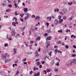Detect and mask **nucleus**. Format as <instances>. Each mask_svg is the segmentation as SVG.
Here are the masks:
<instances>
[{
    "instance_id": "obj_51",
    "label": "nucleus",
    "mask_w": 76,
    "mask_h": 76,
    "mask_svg": "<svg viewBox=\"0 0 76 76\" xmlns=\"http://www.w3.org/2000/svg\"><path fill=\"white\" fill-rule=\"evenodd\" d=\"M20 21H21V22H23V19H20Z\"/></svg>"
},
{
    "instance_id": "obj_16",
    "label": "nucleus",
    "mask_w": 76,
    "mask_h": 76,
    "mask_svg": "<svg viewBox=\"0 0 76 76\" xmlns=\"http://www.w3.org/2000/svg\"><path fill=\"white\" fill-rule=\"evenodd\" d=\"M30 30L31 31H32L33 32H35V28L33 29L32 28H31Z\"/></svg>"
},
{
    "instance_id": "obj_55",
    "label": "nucleus",
    "mask_w": 76,
    "mask_h": 76,
    "mask_svg": "<svg viewBox=\"0 0 76 76\" xmlns=\"http://www.w3.org/2000/svg\"><path fill=\"white\" fill-rule=\"evenodd\" d=\"M47 72H50V70L49 69H47Z\"/></svg>"
},
{
    "instance_id": "obj_62",
    "label": "nucleus",
    "mask_w": 76,
    "mask_h": 76,
    "mask_svg": "<svg viewBox=\"0 0 76 76\" xmlns=\"http://www.w3.org/2000/svg\"><path fill=\"white\" fill-rule=\"evenodd\" d=\"M57 43L58 44H61V41H59L58 42H57Z\"/></svg>"
},
{
    "instance_id": "obj_37",
    "label": "nucleus",
    "mask_w": 76,
    "mask_h": 76,
    "mask_svg": "<svg viewBox=\"0 0 76 76\" xmlns=\"http://www.w3.org/2000/svg\"><path fill=\"white\" fill-rule=\"evenodd\" d=\"M66 65L67 66H69V62L67 63Z\"/></svg>"
},
{
    "instance_id": "obj_22",
    "label": "nucleus",
    "mask_w": 76,
    "mask_h": 76,
    "mask_svg": "<svg viewBox=\"0 0 76 76\" xmlns=\"http://www.w3.org/2000/svg\"><path fill=\"white\" fill-rule=\"evenodd\" d=\"M69 64L71 66H72V65H73V64H74L73 63V62L72 61H71L69 63Z\"/></svg>"
},
{
    "instance_id": "obj_59",
    "label": "nucleus",
    "mask_w": 76,
    "mask_h": 76,
    "mask_svg": "<svg viewBox=\"0 0 76 76\" xmlns=\"http://www.w3.org/2000/svg\"><path fill=\"white\" fill-rule=\"evenodd\" d=\"M44 26H42V29H44Z\"/></svg>"
},
{
    "instance_id": "obj_38",
    "label": "nucleus",
    "mask_w": 76,
    "mask_h": 76,
    "mask_svg": "<svg viewBox=\"0 0 76 76\" xmlns=\"http://www.w3.org/2000/svg\"><path fill=\"white\" fill-rule=\"evenodd\" d=\"M49 55L50 56H51V54H52V52H50V53H49Z\"/></svg>"
},
{
    "instance_id": "obj_17",
    "label": "nucleus",
    "mask_w": 76,
    "mask_h": 76,
    "mask_svg": "<svg viewBox=\"0 0 76 76\" xmlns=\"http://www.w3.org/2000/svg\"><path fill=\"white\" fill-rule=\"evenodd\" d=\"M59 10L58 9H56L55 10H54V11L55 12H56V11L57 12H58Z\"/></svg>"
},
{
    "instance_id": "obj_2",
    "label": "nucleus",
    "mask_w": 76,
    "mask_h": 76,
    "mask_svg": "<svg viewBox=\"0 0 76 76\" xmlns=\"http://www.w3.org/2000/svg\"><path fill=\"white\" fill-rule=\"evenodd\" d=\"M26 15H27L26 17H25L24 19H28L29 18V16H31V14L27 13L26 14Z\"/></svg>"
},
{
    "instance_id": "obj_21",
    "label": "nucleus",
    "mask_w": 76,
    "mask_h": 76,
    "mask_svg": "<svg viewBox=\"0 0 76 76\" xmlns=\"http://www.w3.org/2000/svg\"><path fill=\"white\" fill-rule=\"evenodd\" d=\"M58 32H59V33H62L63 32V31H62V29H61L60 30H58Z\"/></svg>"
},
{
    "instance_id": "obj_27",
    "label": "nucleus",
    "mask_w": 76,
    "mask_h": 76,
    "mask_svg": "<svg viewBox=\"0 0 76 76\" xmlns=\"http://www.w3.org/2000/svg\"><path fill=\"white\" fill-rule=\"evenodd\" d=\"M15 6V8H17L18 7V5H17V4L15 3L14 4Z\"/></svg>"
},
{
    "instance_id": "obj_10",
    "label": "nucleus",
    "mask_w": 76,
    "mask_h": 76,
    "mask_svg": "<svg viewBox=\"0 0 76 76\" xmlns=\"http://www.w3.org/2000/svg\"><path fill=\"white\" fill-rule=\"evenodd\" d=\"M38 70V68L37 67L36 68V67L35 66L34 67V69H33V70L34 71H35V70Z\"/></svg>"
},
{
    "instance_id": "obj_9",
    "label": "nucleus",
    "mask_w": 76,
    "mask_h": 76,
    "mask_svg": "<svg viewBox=\"0 0 76 76\" xmlns=\"http://www.w3.org/2000/svg\"><path fill=\"white\" fill-rule=\"evenodd\" d=\"M40 19V17L39 16H36L35 18V20H37V19Z\"/></svg>"
},
{
    "instance_id": "obj_15",
    "label": "nucleus",
    "mask_w": 76,
    "mask_h": 76,
    "mask_svg": "<svg viewBox=\"0 0 76 76\" xmlns=\"http://www.w3.org/2000/svg\"><path fill=\"white\" fill-rule=\"evenodd\" d=\"M74 63V64H76V59H74L72 60V61Z\"/></svg>"
},
{
    "instance_id": "obj_43",
    "label": "nucleus",
    "mask_w": 76,
    "mask_h": 76,
    "mask_svg": "<svg viewBox=\"0 0 76 76\" xmlns=\"http://www.w3.org/2000/svg\"><path fill=\"white\" fill-rule=\"evenodd\" d=\"M30 43L31 44H33V43H34V41L32 40L30 41Z\"/></svg>"
},
{
    "instance_id": "obj_25",
    "label": "nucleus",
    "mask_w": 76,
    "mask_h": 76,
    "mask_svg": "<svg viewBox=\"0 0 76 76\" xmlns=\"http://www.w3.org/2000/svg\"><path fill=\"white\" fill-rule=\"evenodd\" d=\"M72 56L73 57H75V56H76V54H74L72 55Z\"/></svg>"
},
{
    "instance_id": "obj_63",
    "label": "nucleus",
    "mask_w": 76,
    "mask_h": 76,
    "mask_svg": "<svg viewBox=\"0 0 76 76\" xmlns=\"http://www.w3.org/2000/svg\"><path fill=\"white\" fill-rule=\"evenodd\" d=\"M57 47H57V46H55L54 47V48H57Z\"/></svg>"
},
{
    "instance_id": "obj_54",
    "label": "nucleus",
    "mask_w": 76,
    "mask_h": 76,
    "mask_svg": "<svg viewBox=\"0 0 76 76\" xmlns=\"http://www.w3.org/2000/svg\"><path fill=\"white\" fill-rule=\"evenodd\" d=\"M25 27H23V29H22V30H23V31H24V30H25Z\"/></svg>"
},
{
    "instance_id": "obj_36",
    "label": "nucleus",
    "mask_w": 76,
    "mask_h": 76,
    "mask_svg": "<svg viewBox=\"0 0 76 76\" xmlns=\"http://www.w3.org/2000/svg\"><path fill=\"white\" fill-rule=\"evenodd\" d=\"M59 13L60 14H61V15H64V13H63V12H59Z\"/></svg>"
},
{
    "instance_id": "obj_53",
    "label": "nucleus",
    "mask_w": 76,
    "mask_h": 76,
    "mask_svg": "<svg viewBox=\"0 0 76 76\" xmlns=\"http://www.w3.org/2000/svg\"><path fill=\"white\" fill-rule=\"evenodd\" d=\"M72 17H71L69 18V19H70V20H72Z\"/></svg>"
},
{
    "instance_id": "obj_19",
    "label": "nucleus",
    "mask_w": 76,
    "mask_h": 76,
    "mask_svg": "<svg viewBox=\"0 0 76 76\" xmlns=\"http://www.w3.org/2000/svg\"><path fill=\"white\" fill-rule=\"evenodd\" d=\"M19 71H17L16 72L15 75H17V76H18V75H19Z\"/></svg>"
},
{
    "instance_id": "obj_7",
    "label": "nucleus",
    "mask_w": 76,
    "mask_h": 76,
    "mask_svg": "<svg viewBox=\"0 0 76 76\" xmlns=\"http://www.w3.org/2000/svg\"><path fill=\"white\" fill-rule=\"evenodd\" d=\"M40 76V72H38L36 74H35L34 76Z\"/></svg>"
},
{
    "instance_id": "obj_52",
    "label": "nucleus",
    "mask_w": 76,
    "mask_h": 76,
    "mask_svg": "<svg viewBox=\"0 0 76 76\" xmlns=\"http://www.w3.org/2000/svg\"><path fill=\"white\" fill-rule=\"evenodd\" d=\"M17 13V11L15 12V15H18V13Z\"/></svg>"
},
{
    "instance_id": "obj_60",
    "label": "nucleus",
    "mask_w": 76,
    "mask_h": 76,
    "mask_svg": "<svg viewBox=\"0 0 76 76\" xmlns=\"http://www.w3.org/2000/svg\"><path fill=\"white\" fill-rule=\"evenodd\" d=\"M9 37V34H7V38L8 39H9V37Z\"/></svg>"
},
{
    "instance_id": "obj_46",
    "label": "nucleus",
    "mask_w": 76,
    "mask_h": 76,
    "mask_svg": "<svg viewBox=\"0 0 76 76\" xmlns=\"http://www.w3.org/2000/svg\"><path fill=\"white\" fill-rule=\"evenodd\" d=\"M41 48H39V49L38 50V51L39 52L40 51V50H41Z\"/></svg>"
},
{
    "instance_id": "obj_33",
    "label": "nucleus",
    "mask_w": 76,
    "mask_h": 76,
    "mask_svg": "<svg viewBox=\"0 0 76 76\" xmlns=\"http://www.w3.org/2000/svg\"><path fill=\"white\" fill-rule=\"evenodd\" d=\"M26 60V58H24V59H23L22 60L23 61L25 62V61Z\"/></svg>"
},
{
    "instance_id": "obj_50",
    "label": "nucleus",
    "mask_w": 76,
    "mask_h": 76,
    "mask_svg": "<svg viewBox=\"0 0 76 76\" xmlns=\"http://www.w3.org/2000/svg\"><path fill=\"white\" fill-rule=\"evenodd\" d=\"M54 71L55 72H58V69H54Z\"/></svg>"
},
{
    "instance_id": "obj_8",
    "label": "nucleus",
    "mask_w": 76,
    "mask_h": 76,
    "mask_svg": "<svg viewBox=\"0 0 76 76\" xmlns=\"http://www.w3.org/2000/svg\"><path fill=\"white\" fill-rule=\"evenodd\" d=\"M35 54H36L35 57H39V54H38V53L37 51H36Z\"/></svg>"
},
{
    "instance_id": "obj_40",
    "label": "nucleus",
    "mask_w": 76,
    "mask_h": 76,
    "mask_svg": "<svg viewBox=\"0 0 76 76\" xmlns=\"http://www.w3.org/2000/svg\"><path fill=\"white\" fill-rule=\"evenodd\" d=\"M48 35V34H47V33H45L44 35V37H46V36H47Z\"/></svg>"
},
{
    "instance_id": "obj_48",
    "label": "nucleus",
    "mask_w": 76,
    "mask_h": 76,
    "mask_svg": "<svg viewBox=\"0 0 76 76\" xmlns=\"http://www.w3.org/2000/svg\"><path fill=\"white\" fill-rule=\"evenodd\" d=\"M29 35H31L32 34L31 31H29Z\"/></svg>"
},
{
    "instance_id": "obj_30",
    "label": "nucleus",
    "mask_w": 76,
    "mask_h": 76,
    "mask_svg": "<svg viewBox=\"0 0 76 76\" xmlns=\"http://www.w3.org/2000/svg\"><path fill=\"white\" fill-rule=\"evenodd\" d=\"M8 62V59L5 60V63H7Z\"/></svg>"
},
{
    "instance_id": "obj_44",
    "label": "nucleus",
    "mask_w": 76,
    "mask_h": 76,
    "mask_svg": "<svg viewBox=\"0 0 76 76\" xmlns=\"http://www.w3.org/2000/svg\"><path fill=\"white\" fill-rule=\"evenodd\" d=\"M15 38H19V37L18 36L16 35L15 37Z\"/></svg>"
},
{
    "instance_id": "obj_28",
    "label": "nucleus",
    "mask_w": 76,
    "mask_h": 76,
    "mask_svg": "<svg viewBox=\"0 0 76 76\" xmlns=\"http://www.w3.org/2000/svg\"><path fill=\"white\" fill-rule=\"evenodd\" d=\"M20 16H21V18H22L23 16H24V14H20Z\"/></svg>"
},
{
    "instance_id": "obj_24",
    "label": "nucleus",
    "mask_w": 76,
    "mask_h": 76,
    "mask_svg": "<svg viewBox=\"0 0 76 76\" xmlns=\"http://www.w3.org/2000/svg\"><path fill=\"white\" fill-rule=\"evenodd\" d=\"M50 18V19H49V20H51V19L52 17H48L47 18V19H48Z\"/></svg>"
},
{
    "instance_id": "obj_56",
    "label": "nucleus",
    "mask_w": 76,
    "mask_h": 76,
    "mask_svg": "<svg viewBox=\"0 0 76 76\" xmlns=\"http://www.w3.org/2000/svg\"><path fill=\"white\" fill-rule=\"evenodd\" d=\"M24 64H27V62H24L23 63Z\"/></svg>"
},
{
    "instance_id": "obj_61",
    "label": "nucleus",
    "mask_w": 76,
    "mask_h": 76,
    "mask_svg": "<svg viewBox=\"0 0 76 76\" xmlns=\"http://www.w3.org/2000/svg\"><path fill=\"white\" fill-rule=\"evenodd\" d=\"M42 64H44L45 63V61H42Z\"/></svg>"
},
{
    "instance_id": "obj_41",
    "label": "nucleus",
    "mask_w": 76,
    "mask_h": 76,
    "mask_svg": "<svg viewBox=\"0 0 76 76\" xmlns=\"http://www.w3.org/2000/svg\"><path fill=\"white\" fill-rule=\"evenodd\" d=\"M32 18H35V16L34 15H32V16L31 17Z\"/></svg>"
},
{
    "instance_id": "obj_1",
    "label": "nucleus",
    "mask_w": 76,
    "mask_h": 76,
    "mask_svg": "<svg viewBox=\"0 0 76 76\" xmlns=\"http://www.w3.org/2000/svg\"><path fill=\"white\" fill-rule=\"evenodd\" d=\"M11 35L12 36H13V35H15V34H16V32H15V31L14 29H12V30Z\"/></svg>"
},
{
    "instance_id": "obj_47",
    "label": "nucleus",
    "mask_w": 76,
    "mask_h": 76,
    "mask_svg": "<svg viewBox=\"0 0 76 76\" xmlns=\"http://www.w3.org/2000/svg\"><path fill=\"white\" fill-rule=\"evenodd\" d=\"M50 44H48L46 46V48H48V46H50Z\"/></svg>"
},
{
    "instance_id": "obj_3",
    "label": "nucleus",
    "mask_w": 76,
    "mask_h": 76,
    "mask_svg": "<svg viewBox=\"0 0 76 76\" xmlns=\"http://www.w3.org/2000/svg\"><path fill=\"white\" fill-rule=\"evenodd\" d=\"M5 56L4 55H2V58H5V60L6 59V56H7V53H6L5 54Z\"/></svg>"
},
{
    "instance_id": "obj_14",
    "label": "nucleus",
    "mask_w": 76,
    "mask_h": 76,
    "mask_svg": "<svg viewBox=\"0 0 76 76\" xmlns=\"http://www.w3.org/2000/svg\"><path fill=\"white\" fill-rule=\"evenodd\" d=\"M28 11V9L27 8H25L24 9V12H26Z\"/></svg>"
},
{
    "instance_id": "obj_64",
    "label": "nucleus",
    "mask_w": 76,
    "mask_h": 76,
    "mask_svg": "<svg viewBox=\"0 0 76 76\" xmlns=\"http://www.w3.org/2000/svg\"><path fill=\"white\" fill-rule=\"evenodd\" d=\"M39 68H42V65H40V66L39 67Z\"/></svg>"
},
{
    "instance_id": "obj_57",
    "label": "nucleus",
    "mask_w": 76,
    "mask_h": 76,
    "mask_svg": "<svg viewBox=\"0 0 76 76\" xmlns=\"http://www.w3.org/2000/svg\"><path fill=\"white\" fill-rule=\"evenodd\" d=\"M46 24H47V26H48L50 24L48 23L47 22L46 23Z\"/></svg>"
},
{
    "instance_id": "obj_35",
    "label": "nucleus",
    "mask_w": 76,
    "mask_h": 76,
    "mask_svg": "<svg viewBox=\"0 0 76 76\" xmlns=\"http://www.w3.org/2000/svg\"><path fill=\"white\" fill-rule=\"evenodd\" d=\"M72 4H73V3L72 2H70H70H69L68 3V4L69 5H72Z\"/></svg>"
},
{
    "instance_id": "obj_5",
    "label": "nucleus",
    "mask_w": 76,
    "mask_h": 76,
    "mask_svg": "<svg viewBox=\"0 0 76 76\" xmlns=\"http://www.w3.org/2000/svg\"><path fill=\"white\" fill-rule=\"evenodd\" d=\"M63 12L64 14V15H65L66 14V12H67V10L66 9V8H64L63 9Z\"/></svg>"
},
{
    "instance_id": "obj_42",
    "label": "nucleus",
    "mask_w": 76,
    "mask_h": 76,
    "mask_svg": "<svg viewBox=\"0 0 76 76\" xmlns=\"http://www.w3.org/2000/svg\"><path fill=\"white\" fill-rule=\"evenodd\" d=\"M4 46H5V47H6L7 46H7H8V45H7V44H5L4 45Z\"/></svg>"
},
{
    "instance_id": "obj_4",
    "label": "nucleus",
    "mask_w": 76,
    "mask_h": 76,
    "mask_svg": "<svg viewBox=\"0 0 76 76\" xmlns=\"http://www.w3.org/2000/svg\"><path fill=\"white\" fill-rule=\"evenodd\" d=\"M54 23L55 25H57L58 23V21L57 19H55L54 21Z\"/></svg>"
},
{
    "instance_id": "obj_26",
    "label": "nucleus",
    "mask_w": 76,
    "mask_h": 76,
    "mask_svg": "<svg viewBox=\"0 0 76 76\" xmlns=\"http://www.w3.org/2000/svg\"><path fill=\"white\" fill-rule=\"evenodd\" d=\"M56 66H59V65H60L59 64V62H57V63L56 64Z\"/></svg>"
},
{
    "instance_id": "obj_58",
    "label": "nucleus",
    "mask_w": 76,
    "mask_h": 76,
    "mask_svg": "<svg viewBox=\"0 0 76 76\" xmlns=\"http://www.w3.org/2000/svg\"><path fill=\"white\" fill-rule=\"evenodd\" d=\"M73 47L74 48H76V46H75V45H73Z\"/></svg>"
},
{
    "instance_id": "obj_13",
    "label": "nucleus",
    "mask_w": 76,
    "mask_h": 76,
    "mask_svg": "<svg viewBox=\"0 0 76 76\" xmlns=\"http://www.w3.org/2000/svg\"><path fill=\"white\" fill-rule=\"evenodd\" d=\"M12 25H13L14 26H16V23L13 22L12 23Z\"/></svg>"
},
{
    "instance_id": "obj_6",
    "label": "nucleus",
    "mask_w": 76,
    "mask_h": 76,
    "mask_svg": "<svg viewBox=\"0 0 76 76\" xmlns=\"http://www.w3.org/2000/svg\"><path fill=\"white\" fill-rule=\"evenodd\" d=\"M51 38H52V37L50 36H48V37H47V38L46 39V41L47 42L48 39L49 40H50L51 39Z\"/></svg>"
},
{
    "instance_id": "obj_20",
    "label": "nucleus",
    "mask_w": 76,
    "mask_h": 76,
    "mask_svg": "<svg viewBox=\"0 0 76 76\" xmlns=\"http://www.w3.org/2000/svg\"><path fill=\"white\" fill-rule=\"evenodd\" d=\"M40 37L38 36V37L37 38V40H38V41H39L40 40Z\"/></svg>"
},
{
    "instance_id": "obj_23",
    "label": "nucleus",
    "mask_w": 76,
    "mask_h": 76,
    "mask_svg": "<svg viewBox=\"0 0 76 76\" xmlns=\"http://www.w3.org/2000/svg\"><path fill=\"white\" fill-rule=\"evenodd\" d=\"M13 19H15V23H16V22H17V20H18V19H17V18H16V17H14V18H13Z\"/></svg>"
},
{
    "instance_id": "obj_32",
    "label": "nucleus",
    "mask_w": 76,
    "mask_h": 76,
    "mask_svg": "<svg viewBox=\"0 0 76 76\" xmlns=\"http://www.w3.org/2000/svg\"><path fill=\"white\" fill-rule=\"evenodd\" d=\"M66 48L67 49H68L69 48V46L68 45H66L65 46Z\"/></svg>"
},
{
    "instance_id": "obj_45",
    "label": "nucleus",
    "mask_w": 76,
    "mask_h": 76,
    "mask_svg": "<svg viewBox=\"0 0 76 76\" xmlns=\"http://www.w3.org/2000/svg\"><path fill=\"white\" fill-rule=\"evenodd\" d=\"M32 73H33V71H31L30 72V75H31V74H32Z\"/></svg>"
},
{
    "instance_id": "obj_34",
    "label": "nucleus",
    "mask_w": 76,
    "mask_h": 76,
    "mask_svg": "<svg viewBox=\"0 0 76 76\" xmlns=\"http://www.w3.org/2000/svg\"><path fill=\"white\" fill-rule=\"evenodd\" d=\"M66 32H70V29H67L66 31Z\"/></svg>"
},
{
    "instance_id": "obj_11",
    "label": "nucleus",
    "mask_w": 76,
    "mask_h": 76,
    "mask_svg": "<svg viewBox=\"0 0 76 76\" xmlns=\"http://www.w3.org/2000/svg\"><path fill=\"white\" fill-rule=\"evenodd\" d=\"M47 32L48 33H51L52 32V31H51L50 29L48 30Z\"/></svg>"
},
{
    "instance_id": "obj_49",
    "label": "nucleus",
    "mask_w": 76,
    "mask_h": 76,
    "mask_svg": "<svg viewBox=\"0 0 76 76\" xmlns=\"http://www.w3.org/2000/svg\"><path fill=\"white\" fill-rule=\"evenodd\" d=\"M61 16H58L59 19H61Z\"/></svg>"
},
{
    "instance_id": "obj_12",
    "label": "nucleus",
    "mask_w": 76,
    "mask_h": 76,
    "mask_svg": "<svg viewBox=\"0 0 76 76\" xmlns=\"http://www.w3.org/2000/svg\"><path fill=\"white\" fill-rule=\"evenodd\" d=\"M62 21H63V19H60L59 21V23H61Z\"/></svg>"
},
{
    "instance_id": "obj_29",
    "label": "nucleus",
    "mask_w": 76,
    "mask_h": 76,
    "mask_svg": "<svg viewBox=\"0 0 76 76\" xmlns=\"http://www.w3.org/2000/svg\"><path fill=\"white\" fill-rule=\"evenodd\" d=\"M67 18V17L66 16H64L63 17V19L64 20H65V19H66Z\"/></svg>"
},
{
    "instance_id": "obj_31",
    "label": "nucleus",
    "mask_w": 76,
    "mask_h": 76,
    "mask_svg": "<svg viewBox=\"0 0 76 76\" xmlns=\"http://www.w3.org/2000/svg\"><path fill=\"white\" fill-rule=\"evenodd\" d=\"M37 65H38V66H39V65H40V63H39V62L38 61L37 62Z\"/></svg>"
},
{
    "instance_id": "obj_39",
    "label": "nucleus",
    "mask_w": 76,
    "mask_h": 76,
    "mask_svg": "<svg viewBox=\"0 0 76 76\" xmlns=\"http://www.w3.org/2000/svg\"><path fill=\"white\" fill-rule=\"evenodd\" d=\"M8 6L9 7H12V6L11 4L8 5Z\"/></svg>"
},
{
    "instance_id": "obj_18",
    "label": "nucleus",
    "mask_w": 76,
    "mask_h": 76,
    "mask_svg": "<svg viewBox=\"0 0 76 76\" xmlns=\"http://www.w3.org/2000/svg\"><path fill=\"white\" fill-rule=\"evenodd\" d=\"M13 52H14V54H15V53H16V52H16V49L15 48H14V49H13Z\"/></svg>"
}]
</instances>
